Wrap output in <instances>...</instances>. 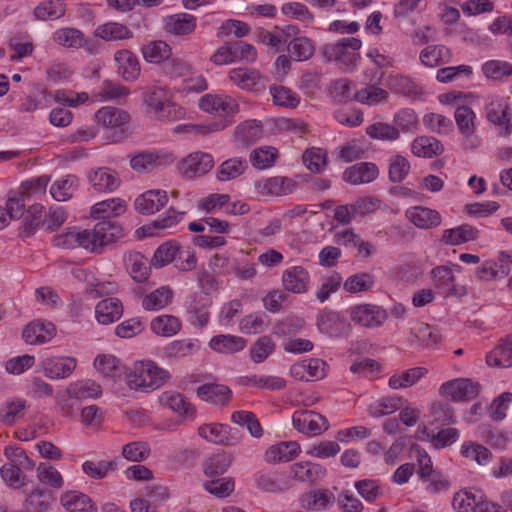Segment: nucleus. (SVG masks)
Returning <instances> with one entry per match:
<instances>
[{
  "label": "nucleus",
  "mask_w": 512,
  "mask_h": 512,
  "mask_svg": "<svg viewBox=\"0 0 512 512\" xmlns=\"http://www.w3.org/2000/svg\"><path fill=\"white\" fill-rule=\"evenodd\" d=\"M124 236L122 227L109 220L98 222L93 229L69 230L53 239L56 247L74 249L81 247L92 253H101L103 248Z\"/></svg>",
  "instance_id": "1"
},
{
  "label": "nucleus",
  "mask_w": 512,
  "mask_h": 512,
  "mask_svg": "<svg viewBox=\"0 0 512 512\" xmlns=\"http://www.w3.org/2000/svg\"><path fill=\"white\" fill-rule=\"evenodd\" d=\"M168 378L167 370L151 360H141L134 363L127 375V385L130 389L148 392L163 386Z\"/></svg>",
  "instance_id": "2"
},
{
  "label": "nucleus",
  "mask_w": 512,
  "mask_h": 512,
  "mask_svg": "<svg viewBox=\"0 0 512 512\" xmlns=\"http://www.w3.org/2000/svg\"><path fill=\"white\" fill-rule=\"evenodd\" d=\"M362 46L360 39L355 37H347L338 40L334 44H326L322 47L321 53L327 61H335L343 66L346 71H352L360 55L357 52Z\"/></svg>",
  "instance_id": "3"
},
{
  "label": "nucleus",
  "mask_w": 512,
  "mask_h": 512,
  "mask_svg": "<svg viewBox=\"0 0 512 512\" xmlns=\"http://www.w3.org/2000/svg\"><path fill=\"white\" fill-rule=\"evenodd\" d=\"M459 133L462 135V147L473 150L481 145V138L476 133L475 112L467 105H459L454 113Z\"/></svg>",
  "instance_id": "4"
},
{
  "label": "nucleus",
  "mask_w": 512,
  "mask_h": 512,
  "mask_svg": "<svg viewBox=\"0 0 512 512\" xmlns=\"http://www.w3.org/2000/svg\"><path fill=\"white\" fill-rule=\"evenodd\" d=\"M350 319L365 328H377L388 319L387 311L374 304H358L348 309Z\"/></svg>",
  "instance_id": "5"
},
{
  "label": "nucleus",
  "mask_w": 512,
  "mask_h": 512,
  "mask_svg": "<svg viewBox=\"0 0 512 512\" xmlns=\"http://www.w3.org/2000/svg\"><path fill=\"white\" fill-rule=\"evenodd\" d=\"M294 428L303 434L320 435L329 428L326 417L311 410H298L293 413Z\"/></svg>",
  "instance_id": "6"
},
{
  "label": "nucleus",
  "mask_w": 512,
  "mask_h": 512,
  "mask_svg": "<svg viewBox=\"0 0 512 512\" xmlns=\"http://www.w3.org/2000/svg\"><path fill=\"white\" fill-rule=\"evenodd\" d=\"M198 434L206 441L218 445L234 446L240 442L237 431L234 432L229 426L218 423L201 425Z\"/></svg>",
  "instance_id": "7"
},
{
  "label": "nucleus",
  "mask_w": 512,
  "mask_h": 512,
  "mask_svg": "<svg viewBox=\"0 0 512 512\" xmlns=\"http://www.w3.org/2000/svg\"><path fill=\"white\" fill-rule=\"evenodd\" d=\"M479 384L466 378H458L443 383L440 393L451 397L453 401H468L479 393Z\"/></svg>",
  "instance_id": "8"
},
{
  "label": "nucleus",
  "mask_w": 512,
  "mask_h": 512,
  "mask_svg": "<svg viewBox=\"0 0 512 512\" xmlns=\"http://www.w3.org/2000/svg\"><path fill=\"white\" fill-rule=\"evenodd\" d=\"M201 110L218 116H230L238 112L239 105L235 99L227 95L207 94L200 98Z\"/></svg>",
  "instance_id": "9"
},
{
  "label": "nucleus",
  "mask_w": 512,
  "mask_h": 512,
  "mask_svg": "<svg viewBox=\"0 0 512 512\" xmlns=\"http://www.w3.org/2000/svg\"><path fill=\"white\" fill-rule=\"evenodd\" d=\"M214 166L213 157L208 153L194 152L182 160L180 170L189 179L208 173Z\"/></svg>",
  "instance_id": "10"
},
{
  "label": "nucleus",
  "mask_w": 512,
  "mask_h": 512,
  "mask_svg": "<svg viewBox=\"0 0 512 512\" xmlns=\"http://www.w3.org/2000/svg\"><path fill=\"white\" fill-rule=\"evenodd\" d=\"M310 275L302 266H292L282 273V286L285 292L303 294L309 290Z\"/></svg>",
  "instance_id": "11"
},
{
  "label": "nucleus",
  "mask_w": 512,
  "mask_h": 512,
  "mask_svg": "<svg viewBox=\"0 0 512 512\" xmlns=\"http://www.w3.org/2000/svg\"><path fill=\"white\" fill-rule=\"evenodd\" d=\"M163 27L166 33L174 36H189L197 27V18L189 13H176L163 19Z\"/></svg>",
  "instance_id": "12"
},
{
  "label": "nucleus",
  "mask_w": 512,
  "mask_h": 512,
  "mask_svg": "<svg viewBox=\"0 0 512 512\" xmlns=\"http://www.w3.org/2000/svg\"><path fill=\"white\" fill-rule=\"evenodd\" d=\"M379 175V169L372 162H359L347 167L343 172V180L351 185L373 182Z\"/></svg>",
  "instance_id": "13"
},
{
  "label": "nucleus",
  "mask_w": 512,
  "mask_h": 512,
  "mask_svg": "<svg viewBox=\"0 0 512 512\" xmlns=\"http://www.w3.org/2000/svg\"><path fill=\"white\" fill-rule=\"evenodd\" d=\"M114 61L116 62L118 74L128 82L135 81L141 73V66L137 56L128 49H121L115 52Z\"/></svg>",
  "instance_id": "14"
},
{
  "label": "nucleus",
  "mask_w": 512,
  "mask_h": 512,
  "mask_svg": "<svg viewBox=\"0 0 512 512\" xmlns=\"http://www.w3.org/2000/svg\"><path fill=\"white\" fill-rule=\"evenodd\" d=\"M77 361L73 357H48L42 361L43 372L50 379L68 378L75 370Z\"/></svg>",
  "instance_id": "15"
},
{
  "label": "nucleus",
  "mask_w": 512,
  "mask_h": 512,
  "mask_svg": "<svg viewBox=\"0 0 512 512\" xmlns=\"http://www.w3.org/2000/svg\"><path fill=\"white\" fill-rule=\"evenodd\" d=\"M485 112L489 122L504 129L502 135L508 136L512 132L511 115L505 101L499 98L491 99L485 106Z\"/></svg>",
  "instance_id": "16"
},
{
  "label": "nucleus",
  "mask_w": 512,
  "mask_h": 512,
  "mask_svg": "<svg viewBox=\"0 0 512 512\" xmlns=\"http://www.w3.org/2000/svg\"><path fill=\"white\" fill-rule=\"evenodd\" d=\"M418 438L420 441H427L436 449H442L452 445L459 438V431L456 428H444L434 433L429 431L426 426L418 428Z\"/></svg>",
  "instance_id": "17"
},
{
  "label": "nucleus",
  "mask_w": 512,
  "mask_h": 512,
  "mask_svg": "<svg viewBox=\"0 0 512 512\" xmlns=\"http://www.w3.org/2000/svg\"><path fill=\"white\" fill-rule=\"evenodd\" d=\"M168 196L164 190H149L135 200V209L141 214H153L167 204Z\"/></svg>",
  "instance_id": "18"
},
{
  "label": "nucleus",
  "mask_w": 512,
  "mask_h": 512,
  "mask_svg": "<svg viewBox=\"0 0 512 512\" xmlns=\"http://www.w3.org/2000/svg\"><path fill=\"white\" fill-rule=\"evenodd\" d=\"M386 85L394 93L401 94L410 99H419L423 95L422 88L409 77L401 74H390L386 78Z\"/></svg>",
  "instance_id": "19"
},
{
  "label": "nucleus",
  "mask_w": 512,
  "mask_h": 512,
  "mask_svg": "<svg viewBox=\"0 0 512 512\" xmlns=\"http://www.w3.org/2000/svg\"><path fill=\"white\" fill-rule=\"evenodd\" d=\"M410 222L420 229H431L441 224V215L438 211L422 207H411L406 211Z\"/></svg>",
  "instance_id": "20"
},
{
  "label": "nucleus",
  "mask_w": 512,
  "mask_h": 512,
  "mask_svg": "<svg viewBox=\"0 0 512 512\" xmlns=\"http://www.w3.org/2000/svg\"><path fill=\"white\" fill-rule=\"evenodd\" d=\"M419 60L424 66L434 68L451 62L452 52L445 45L432 44L421 50Z\"/></svg>",
  "instance_id": "21"
},
{
  "label": "nucleus",
  "mask_w": 512,
  "mask_h": 512,
  "mask_svg": "<svg viewBox=\"0 0 512 512\" xmlns=\"http://www.w3.org/2000/svg\"><path fill=\"white\" fill-rule=\"evenodd\" d=\"M89 183L98 192H112L120 185L117 172L108 168H98L88 175Z\"/></svg>",
  "instance_id": "22"
},
{
  "label": "nucleus",
  "mask_w": 512,
  "mask_h": 512,
  "mask_svg": "<svg viewBox=\"0 0 512 512\" xmlns=\"http://www.w3.org/2000/svg\"><path fill=\"white\" fill-rule=\"evenodd\" d=\"M256 187L263 195L283 196L295 190L296 182L288 177L275 176L258 182Z\"/></svg>",
  "instance_id": "23"
},
{
  "label": "nucleus",
  "mask_w": 512,
  "mask_h": 512,
  "mask_svg": "<svg viewBox=\"0 0 512 512\" xmlns=\"http://www.w3.org/2000/svg\"><path fill=\"white\" fill-rule=\"evenodd\" d=\"M438 331L426 323H418L412 329L409 337L411 345L419 348H431L438 344Z\"/></svg>",
  "instance_id": "24"
},
{
  "label": "nucleus",
  "mask_w": 512,
  "mask_h": 512,
  "mask_svg": "<svg viewBox=\"0 0 512 512\" xmlns=\"http://www.w3.org/2000/svg\"><path fill=\"white\" fill-rule=\"evenodd\" d=\"M257 488L264 492L281 493L288 490L290 481L281 473L259 472L254 478Z\"/></svg>",
  "instance_id": "25"
},
{
  "label": "nucleus",
  "mask_w": 512,
  "mask_h": 512,
  "mask_svg": "<svg viewBox=\"0 0 512 512\" xmlns=\"http://www.w3.org/2000/svg\"><path fill=\"white\" fill-rule=\"evenodd\" d=\"M232 460V455L225 451L211 454L203 460V473L208 478L220 477L231 466Z\"/></svg>",
  "instance_id": "26"
},
{
  "label": "nucleus",
  "mask_w": 512,
  "mask_h": 512,
  "mask_svg": "<svg viewBox=\"0 0 512 512\" xmlns=\"http://www.w3.org/2000/svg\"><path fill=\"white\" fill-rule=\"evenodd\" d=\"M95 119L105 128H119L129 123L130 115L121 108L105 106L95 113Z\"/></svg>",
  "instance_id": "27"
},
{
  "label": "nucleus",
  "mask_w": 512,
  "mask_h": 512,
  "mask_svg": "<svg viewBox=\"0 0 512 512\" xmlns=\"http://www.w3.org/2000/svg\"><path fill=\"white\" fill-rule=\"evenodd\" d=\"M263 135L260 121L250 120L236 127L234 141L240 147H249L258 141Z\"/></svg>",
  "instance_id": "28"
},
{
  "label": "nucleus",
  "mask_w": 512,
  "mask_h": 512,
  "mask_svg": "<svg viewBox=\"0 0 512 512\" xmlns=\"http://www.w3.org/2000/svg\"><path fill=\"white\" fill-rule=\"evenodd\" d=\"M95 314L96 319L100 324H111L122 316V303L117 298H106L96 305Z\"/></svg>",
  "instance_id": "29"
},
{
  "label": "nucleus",
  "mask_w": 512,
  "mask_h": 512,
  "mask_svg": "<svg viewBox=\"0 0 512 512\" xmlns=\"http://www.w3.org/2000/svg\"><path fill=\"white\" fill-rule=\"evenodd\" d=\"M55 326L51 322H32L23 330L22 336L28 344H43L52 339Z\"/></svg>",
  "instance_id": "30"
},
{
  "label": "nucleus",
  "mask_w": 512,
  "mask_h": 512,
  "mask_svg": "<svg viewBox=\"0 0 512 512\" xmlns=\"http://www.w3.org/2000/svg\"><path fill=\"white\" fill-rule=\"evenodd\" d=\"M230 81L242 90L251 91L262 81L259 71L252 68H234L228 73Z\"/></svg>",
  "instance_id": "31"
},
{
  "label": "nucleus",
  "mask_w": 512,
  "mask_h": 512,
  "mask_svg": "<svg viewBox=\"0 0 512 512\" xmlns=\"http://www.w3.org/2000/svg\"><path fill=\"white\" fill-rule=\"evenodd\" d=\"M479 231L477 228L462 224L443 231L441 241L446 245L457 246L477 239Z\"/></svg>",
  "instance_id": "32"
},
{
  "label": "nucleus",
  "mask_w": 512,
  "mask_h": 512,
  "mask_svg": "<svg viewBox=\"0 0 512 512\" xmlns=\"http://www.w3.org/2000/svg\"><path fill=\"white\" fill-rule=\"evenodd\" d=\"M123 260L133 280L144 282L148 278L150 271L148 260L141 253L130 251L124 255Z\"/></svg>",
  "instance_id": "33"
},
{
  "label": "nucleus",
  "mask_w": 512,
  "mask_h": 512,
  "mask_svg": "<svg viewBox=\"0 0 512 512\" xmlns=\"http://www.w3.org/2000/svg\"><path fill=\"white\" fill-rule=\"evenodd\" d=\"M300 446L296 441L280 442L272 445L265 452L267 462H289L297 457Z\"/></svg>",
  "instance_id": "34"
},
{
  "label": "nucleus",
  "mask_w": 512,
  "mask_h": 512,
  "mask_svg": "<svg viewBox=\"0 0 512 512\" xmlns=\"http://www.w3.org/2000/svg\"><path fill=\"white\" fill-rule=\"evenodd\" d=\"M197 395L202 400L213 404H226L230 401L232 392L225 385L206 383L198 387Z\"/></svg>",
  "instance_id": "35"
},
{
  "label": "nucleus",
  "mask_w": 512,
  "mask_h": 512,
  "mask_svg": "<svg viewBox=\"0 0 512 512\" xmlns=\"http://www.w3.org/2000/svg\"><path fill=\"white\" fill-rule=\"evenodd\" d=\"M293 477L301 482H315L322 479L327 470L318 463L298 462L291 466Z\"/></svg>",
  "instance_id": "36"
},
{
  "label": "nucleus",
  "mask_w": 512,
  "mask_h": 512,
  "mask_svg": "<svg viewBox=\"0 0 512 512\" xmlns=\"http://www.w3.org/2000/svg\"><path fill=\"white\" fill-rule=\"evenodd\" d=\"M334 500V494L328 489L311 490L304 493L300 498L303 508L315 511L327 508Z\"/></svg>",
  "instance_id": "37"
},
{
  "label": "nucleus",
  "mask_w": 512,
  "mask_h": 512,
  "mask_svg": "<svg viewBox=\"0 0 512 512\" xmlns=\"http://www.w3.org/2000/svg\"><path fill=\"white\" fill-rule=\"evenodd\" d=\"M126 208L124 200L113 198L96 203L91 209V215L95 219L109 220L124 213ZM111 222H113L111 220Z\"/></svg>",
  "instance_id": "38"
},
{
  "label": "nucleus",
  "mask_w": 512,
  "mask_h": 512,
  "mask_svg": "<svg viewBox=\"0 0 512 512\" xmlns=\"http://www.w3.org/2000/svg\"><path fill=\"white\" fill-rule=\"evenodd\" d=\"M62 505L70 512H97V507L85 494L70 491L61 497Z\"/></svg>",
  "instance_id": "39"
},
{
  "label": "nucleus",
  "mask_w": 512,
  "mask_h": 512,
  "mask_svg": "<svg viewBox=\"0 0 512 512\" xmlns=\"http://www.w3.org/2000/svg\"><path fill=\"white\" fill-rule=\"evenodd\" d=\"M173 295L169 286H161L143 297L142 307L147 311L163 309L172 302Z\"/></svg>",
  "instance_id": "40"
},
{
  "label": "nucleus",
  "mask_w": 512,
  "mask_h": 512,
  "mask_svg": "<svg viewBox=\"0 0 512 512\" xmlns=\"http://www.w3.org/2000/svg\"><path fill=\"white\" fill-rule=\"evenodd\" d=\"M159 401L161 405L171 409L179 415L190 416L195 412L194 407L186 398L176 391H165L161 394Z\"/></svg>",
  "instance_id": "41"
},
{
  "label": "nucleus",
  "mask_w": 512,
  "mask_h": 512,
  "mask_svg": "<svg viewBox=\"0 0 512 512\" xmlns=\"http://www.w3.org/2000/svg\"><path fill=\"white\" fill-rule=\"evenodd\" d=\"M486 362L489 366L512 367V340H502L488 355Z\"/></svg>",
  "instance_id": "42"
},
{
  "label": "nucleus",
  "mask_w": 512,
  "mask_h": 512,
  "mask_svg": "<svg viewBox=\"0 0 512 512\" xmlns=\"http://www.w3.org/2000/svg\"><path fill=\"white\" fill-rule=\"evenodd\" d=\"M95 36L105 41H117L130 39L133 33L127 26L121 23L107 22L96 28Z\"/></svg>",
  "instance_id": "43"
},
{
  "label": "nucleus",
  "mask_w": 512,
  "mask_h": 512,
  "mask_svg": "<svg viewBox=\"0 0 512 512\" xmlns=\"http://www.w3.org/2000/svg\"><path fill=\"white\" fill-rule=\"evenodd\" d=\"M425 367H414L395 373L389 379V386L393 389L411 387L427 374Z\"/></svg>",
  "instance_id": "44"
},
{
  "label": "nucleus",
  "mask_w": 512,
  "mask_h": 512,
  "mask_svg": "<svg viewBox=\"0 0 512 512\" xmlns=\"http://www.w3.org/2000/svg\"><path fill=\"white\" fill-rule=\"evenodd\" d=\"M141 51L144 59L153 64H160L168 60L172 54L171 47L161 40L151 41L145 44Z\"/></svg>",
  "instance_id": "45"
},
{
  "label": "nucleus",
  "mask_w": 512,
  "mask_h": 512,
  "mask_svg": "<svg viewBox=\"0 0 512 512\" xmlns=\"http://www.w3.org/2000/svg\"><path fill=\"white\" fill-rule=\"evenodd\" d=\"M209 346L219 353H234L244 349L246 340L234 335H217L210 340Z\"/></svg>",
  "instance_id": "46"
},
{
  "label": "nucleus",
  "mask_w": 512,
  "mask_h": 512,
  "mask_svg": "<svg viewBox=\"0 0 512 512\" xmlns=\"http://www.w3.org/2000/svg\"><path fill=\"white\" fill-rule=\"evenodd\" d=\"M44 207L41 204L31 205L22 215L21 235L29 237L33 235L39 227H42V216Z\"/></svg>",
  "instance_id": "47"
},
{
  "label": "nucleus",
  "mask_w": 512,
  "mask_h": 512,
  "mask_svg": "<svg viewBox=\"0 0 512 512\" xmlns=\"http://www.w3.org/2000/svg\"><path fill=\"white\" fill-rule=\"evenodd\" d=\"M151 330L160 336L171 337L181 329L180 320L173 315H160L150 323Z\"/></svg>",
  "instance_id": "48"
},
{
  "label": "nucleus",
  "mask_w": 512,
  "mask_h": 512,
  "mask_svg": "<svg viewBox=\"0 0 512 512\" xmlns=\"http://www.w3.org/2000/svg\"><path fill=\"white\" fill-rule=\"evenodd\" d=\"M411 149L418 157L431 158L442 153L443 145L434 137L422 136L413 141Z\"/></svg>",
  "instance_id": "49"
},
{
  "label": "nucleus",
  "mask_w": 512,
  "mask_h": 512,
  "mask_svg": "<svg viewBox=\"0 0 512 512\" xmlns=\"http://www.w3.org/2000/svg\"><path fill=\"white\" fill-rule=\"evenodd\" d=\"M247 161L240 157L230 158L224 161L217 170L219 181H230L236 179L247 169Z\"/></svg>",
  "instance_id": "50"
},
{
  "label": "nucleus",
  "mask_w": 512,
  "mask_h": 512,
  "mask_svg": "<svg viewBox=\"0 0 512 512\" xmlns=\"http://www.w3.org/2000/svg\"><path fill=\"white\" fill-rule=\"evenodd\" d=\"M26 400L15 398L5 401L0 408V421L5 425L14 424L24 415Z\"/></svg>",
  "instance_id": "51"
},
{
  "label": "nucleus",
  "mask_w": 512,
  "mask_h": 512,
  "mask_svg": "<svg viewBox=\"0 0 512 512\" xmlns=\"http://www.w3.org/2000/svg\"><path fill=\"white\" fill-rule=\"evenodd\" d=\"M67 393L80 400L97 398L102 394V388L96 381L87 379L70 383L67 387Z\"/></svg>",
  "instance_id": "52"
},
{
  "label": "nucleus",
  "mask_w": 512,
  "mask_h": 512,
  "mask_svg": "<svg viewBox=\"0 0 512 512\" xmlns=\"http://www.w3.org/2000/svg\"><path fill=\"white\" fill-rule=\"evenodd\" d=\"M278 158V151L276 148L272 146H263L254 149L250 153V163L251 165L258 169L264 170L272 167Z\"/></svg>",
  "instance_id": "53"
},
{
  "label": "nucleus",
  "mask_w": 512,
  "mask_h": 512,
  "mask_svg": "<svg viewBox=\"0 0 512 512\" xmlns=\"http://www.w3.org/2000/svg\"><path fill=\"white\" fill-rule=\"evenodd\" d=\"M53 40L67 48H80L85 45L84 34L76 28H60L53 34Z\"/></svg>",
  "instance_id": "54"
},
{
  "label": "nucleus",
  "mask_w": 512,
  "mask_h": 512,
  "mask_svg": "<svg viewBox=\"0 0 512 512\" xmlns=\"http://www.w3.org/2000/svg\"><path fill=\"white\" fill-rule=\"evenodd\" d=\"M483 495L472 490H460L452 499V507L458 512H475V507L480 503Z\"/></svg>",
  "instance_id": "55"
},
{
  "label": "nucleus",
  "mask_w": 512,
  "mask_h": 512,
  "mask_svg": "<svg viewBox=\"0 0 512 512\" xmlns=\"http://www.w3.org/2000/svg\"><path fill=\"white\" fill-rule=\"evenodd\" d=\"M178 253V243L174 241H167L155 250L151 259V264L156 268H162L174 262Z\"/></svg>",
  "instance_id": "56"
},
{
  "label": "nucleus",
  "mask_w": 512,
  "mask_h": 512,
  "mask_svg": "<svg viewBox=\"0 0 512 512\" xmlns=\"http://www.w3.org/2000/svg\"><path fill=\"white\" fill-rule=\"evenodd\" d=\"M231 421L239 426L246 427L250 435L260 438L263 435L262 426L256 415L250 411H235L231 415Z\"/></svg>",
  "instance_id": "57"
},
{
  "label": "nucleus",
  "mask_w": 512,
  "mask_h": 512,
  "mask_svg": "<svg viewBox=\"0 0 512 512\" xmlns=\"http://www.w3.org/2000/svg\"><path fill=\"white\" fill-rule=\"evenodd\" d=\"M78 186V178L74 175H67L62 180L56 181L50 188V194L56 201L70 199Z\"/></svg>",
  "instance_id": "58"
},
{
  "label": "nucleus",
  "mask_w": 512,
  "mask_h": 512,
  "mask_svg": "<svg viewBox=\"0 0 512 512\" xmlns=\"http://www.w3.org/2000/svg\"><path fill=\"white\" fill-rule=\"evenodd\" d=\"M288 51L296 61H306L312 57L315 48L313 42L307 37H297L290 41Z\"/></svg>",
  "instance_id": "59"
},
{
  "label": "nucleus",
  "mask_w": 512,
  "mask_h": 512,
  "mask_svg": "<svg viewBox=\"0 0 512 512\" xmlns=\"http://www.w3.org/2000/svg\"><path fill=\"white\" fill-rule=\"evenodd\" d=\"M65 14V8L60 0H50L40 3L34 10V15L39 20H55Z\"/></svg>",
  "instance_id": "60"
},
{
  "label": "nucleus",
  "mask_w": 512,
  "mask_h": 512,
  "mask_svg": "<svg viewBox=\"0 0 512 512\" xmlns=\"http://www.w3.org/2000/svg\"><path fill=\"white\" fill-rule=\"evenodd\" d=\"M203 488L217 498H226L234 491L235 483L229 477H216V479L205 481Z\"/></svg>",
  "instance_id": "61"
},
{
  "label": "nucleus",
  "mask_w": 512,
  "mask_h": 512,
  "mask_svg": "<svg viewBox=\"0 0 512 512\" xmlns=\"http://www.w3.org/2000/svg\"><path fill=\"white\" fill-rule=\"evenodd\" d=\"M270 93L275 105L287 108H295L300 103V97L285 86H271Z\"/></svg>",
  "instance_id": "62"
},
{
  "label": "nucleus",
  "mask_w": 512,
  "mask_h": 512,
  "mask_svg": "<svg viewBox=\"0 0 512 512\" xmlns=\"http://www.w3.org/2000/svg\"><path fill=\"white\" fill-rule=\"evenodd\" d=\"M304 165L313 173H320L327 165V152L322 148L307 149L303 156Z\"/></svg>",
  "instance_id": "63"
},
{
  "label": "nucleus",
  "mask_w": 512,
  "mask_h": 512,
  "mask_svg": "<svg viewBox=\"0 0 512 512\" xmlns=\"http://www.w3.org/2000/svg\"><path fill=\"white\" fill-rule=\"evenodd\" d=\"M374 277L369 273H357L351 275L343 284L344 289L349 293H360L371 290L374 286Z\"/></svg>",
  "instance_id": "64"
}]
</instances>
